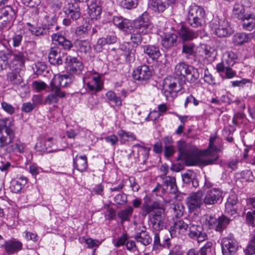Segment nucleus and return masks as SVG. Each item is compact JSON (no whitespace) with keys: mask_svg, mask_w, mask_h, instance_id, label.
<instances>
[{"mask_svg":"<svg viewBox=\"0 0 255 255\" xmlns=\"http://www.w3.org/2000/svg\"><path fill=\"white\" fill-rule=\"evenodd\" d=\"M216 139V136L211 137L208 148L199 153L193 149H187L184 142H179L178 144L179 154L177 160L183 161L188 166L213 164L218 159L217 152L220 151L214 145Z\"/></svg>","mask_w":255,"mask_h":255,"instance_id":"1","label":"nucleus"},{"mask_svg":"<svg viewBox=\"0 0 255 255\" xmlns=\"http://www.w3.org/2000/svg\"><path fill=\"white\" fill-rule=\"evenodd\" d=\"M15 138L14 128L7 119L0 120V149L12 142Z\"/></svg>","mask_w":255,"mask_h":255,"instance_id":"2","label":"nucleus"},{"mask_svg":"<svg viewBox=\"0 0 255 255\" xmlns=\"http://www.w3.org/2000/svg\"><path fill=\"white\" fill-rule=\"evenodd\" d=\"M210 26L214 33L219 37H225L234 33L230 23L226 18L215 17L211 22Z\"/></svg>","mask_w":255,"mask_h":255,"instance_id":"3","label":"nucleus"},{"mask_svg":"<svg viewBox=\"0 0 255 255\" xmlns=\"http://www.w3.org/2000/svg\"><path fill=\"white\" fill-rule=\"evenodd\" d=\"M188 21L193 27H202L205 23V11L204 8L195 4L191 5L188 11Z\"/></svg>","mask_w":255,"mask_h":255,"instance_id":"4","label":"nucleus"},{"mask_svg":"<svg viewBox=\"0 0 255 255\" xmlns=\"http://www.w3.org/2000/svg\"><path fill=\"white\" fill-rule=\"evenodd\" d=\"M175 73L178 76H182L190 83L195 82L199 78L198 69L184 62L179 63L176 65Z\"/></svg>","mask_w":255,"mask_h":255,"instance_id":"5","label":"nucleus"},{"mask_svg":"<svg viewBox=\"0 0 255 255\" xmlns=\"http://www.w3.org/2000/svg\"><path fill=\"white\" fill-rule=\"evenodd\" d=\"M133 24V28L143 35L151 33L154 28V25L149 20V15L147 12H144L134 20Z\"/></svg>","mask_w":255,"mask_h":255,"instance_id":"6","label":"nucleus"},{"mask_svg":"<svg viewBox=\"0 0 255 255\" xmlns=\"http://www.w3.org/2000/svg\"><path fill=\"white\" fill-rule=\"evenodd\" d=\"M164 175L161 176L162 183L161 184H158L157 186L153 190V192L161 190L163 194L166 193L176 194L178 192V189L175 177L171 176H166L167 169L165 168H164Z\"/></svg>","mask_w":255,"mask_h":255,"instance_id":"7","label":"nucleus"},{"mask_svg":"<svg viewBox=\"0 0 255 255\" xmlns=\"http://www.w3.org/2000/svg\"><path fill=\"white\" fill-rule=\"evenodd\" d=\"M182 89V84L178 78L171 77L166 78L163 83L162 92L168 99L173 93H177Z\"/></svg>","mask_w":255,"mask_h":255,"instance_id":"8","label":"nucleus"},{"mask_svg":"<svg viewBox=\"0 0 255 255\" xmlns=\"http://www.w3.org/2000/svg\"><path fill=\"white\" fill-rule=\"evenodd\" d=\"M51 18L52 20L51 24H45L42 25V27L39 26L36 28L32 26L29 29L31 33L36 36H39L45 34H49L51 32L58 30L60 27L56 24L57 18L56 16L53 15Z\"/></svg>","mask_w":255,"mask_h":255,"instance_id":"9","label":"nucleus"},{"mask_svg":"<svg viewBox=\"0 0 255 255\" xmlns=\"http://www.w3.org/2000/svg\"><path fill=\"white\" fill-rule=\"evenodd\" d=\"M83 82L86 89L92 93H96L100 91L103 86L102 78L99 76L91 75L83 78Z\"/></svg>","mask_w":255,"mask_h":255,"instance_id":"10","label":"nucleus"},{"mask_svg":"<svg viewBox=\"0 0 255 255\" xmlns=\"http://www.w3.org/2000/svg\"><path fill=\"white\" fill-rule=\"evenodd\" d=\"M222 253L224 255H233L238 249V244L233 235L223 238L221 241Z\"/></svg>","mask_w":255,"mask_h":255,"instance_id":"11","label":"nucleus"},{"mask_svg":"<svg viewBox=\"0 0 255 255\" xmlns=\"http://www.w3.org/2000/svg\"><path fill=\"white\" fill-rule=\"evenodd\" d=\"M135 229V234L134 239L137 242L140 243L144 246H148L152 242V238L149 236V233L146 231V228L143 225L137 226Z\"/></svg>","mask_w":255,"mask_h":255,"instance_id":"12","label":"nucleus"},{"mask_svg":"<svg viewBox=\"0 0 255 255\" xmlns=\"http://www.w3.org/2000/svg\"><path fill=\"white\" fill-rule=\"evenodd\" d=\"M189 236L198 243L202 242L207 239V235L204 232L203 227L200 225L192 224L189 227Z\"/></svg>","mask_w":255,"mask_h":255,"instance_id":"13","label":"nucleus"},{"mask_svg":"<svg viewBox=\"0 0 255 255\" xmlns=\"http://www.w3.org/2000/svg\"><path fill=\"white\" fill-rule=\"evenodd\" d=\"M230 219L224 215L216 219L212 216H210L208 219V224L211 228H215L216 231L221 232L226 229L230 223Z\"/></svg>","mask_w":255,"mask_h":255,"instance_id":"14","label":"nucleus"},{"mask_svg":"<svg viewBox=\"0 0 255 255\" xmlns=\"http://www.w3.org/2000/svg\"><path fill=\"white\" fill-rule=\"evenodd\" d=\"M151 71L148 66L142 65L138 66L132 73L133 78L139 81L146 82L151 77Z\"/></svg>","mask_w":255,"mask_h":255,"instance_id":"15","label":"nucleus"},{"mask_svg":"<svg viewBox=\"0 0 255 255\" xmlns=\"http://www.w3.org/2000/svg\"><path fill=\"white\" fill-rule=\"evenodd\" d=\"M72 78L70 74L55 75L50 82V86L61 90V88L67 87L72 83Z\"/></svg>","mask_w":255,"mask_h":255,"instance_id":"16","label":"nucleus"},{"mask_svg":"<svg viewBox=\"0 0 255 255\" xmlns=\"http://www.w3.org/2000/svg\"><path fill=\"white\" fill-rule=\"evenodd\" d=\"M160 37L161 44L166 49H169L177 45L178 36L173 32H163L160 35Z\"/></svg>","mask_w":255,"mask_h":255,"instance_id":"17","label":"nucleus"},{"mask_svg":"<svg viewBox=\"0 0 255 255\" xmlns=\"http://www.w3.org/2000/svg\"><path fill=\"white\" fill-rule=\"evenodd\" d=\"M66 63L70 72L73 74H80L84 69L83 63L76 57L67 56L66 58Z\"/></svg>","mask_w":255,"mask_h":255,"instance_id":"18","label":"nucleus"},{"mask_svg":"<svg viewBox=\"0 0 255 255\" xmlns=\"http://www.w3.org/2000/svg\"><path fill=\"white\" fill-rule=\"evenodd\" d=\"M222 197V192L217 188L208 190L203 199V203L206 205H214Z\"/></svg>","mask_w":255,"mask_h":255,"instance_id":"19","label":"nucleus"},{"mask_svg":"<svg viewBox=\"0 0 255 255\" xmlns=\"http://www.w3.org/2000/svg\"><path fill=\"white\" fill-rule=\"evenodd\" d=\"M203 194L201 191L192 193L187 198V205L190 211L199 208L203 203Z\"/></svg>","mask_w":255,"mask_h":255,"instance_id":"20","label":"nucleus"},{"mask_svg":"<svg viewBox=\"0 0 255 255\" xmlns=\"http://www.w3.org/2000/svg\"><path fill=\"white\" fill-rule=\"evenodd\" d=\"M113 22L116 26L125 33L126 32H131L133 30V27L130 21L122 16H114L113 18Z\"/></svg>","mask_w":255,"mask_h":255,"instance_id":"21","label":"nucleus"},{"mask_svg":"<svg viewBox=\"0 0 255 255\" xmlns=\"http://www.w3.org/2000/svg\"><path fill=\"white\" fill-rule=\"evenodd\" d=\"M4 248L8 255H12L20 251L22 248V243L15 239L4 241V245H1Z\"/></svg>","mask_w":255,"mask_h":255,"instance_id":"22","label":"nucleus"},{"mask_svg":"<svg viewBox=\"0 0 255 255\" xmlns=\"http://www.w3.org/2000/svg\"><path fill=\"white\" fill-rule=\"evenodd\" d=\"M65 13L73 20H76L81 16L79 4L77 2L69 3L65 7Z\"/></svg>","mask_w":255,"mask_h":255,"instance_id":"23","label":"nucleus"},{"mask_svg":"<svg viewBox=\"0 0 255 255\" xmlns=\"http://www.w3.org/2000/svg\"><path fill=\"white\" fill-rule=\"evenodd\" d=\"M63 54L60 52V49L57 46L52 47L48 54V59L50 64L53 65H60L63 63Z\"/></svg>","mask_w":255,"mask_h":255,"instance_id":"24","label":"nucleus"},{"mask_svg":"<svg viewBox=\"0 0 255 255\" xmlns=\"http://www.w3.org/2000/svg\"><path fill=\"white\" fill-rule=\"evenodd\" d=\"M178 34L182 42H185L196 38L199 35V31H194L192 29L182 25L178 31Z\"/></svg>","mask_w":255,"mask_h":255,"instance_id":"25","label":"nucleus"},{"mask_svg":"<svg viewBox=\"0 0 255 255\" xmlns=\"http://www.w3.org/2000/svg\"><path fill=\"white\" fill-rule=\"evenodd\" d=\"M51 93L49 94L45 98V102L51 105L58 103L59 98H64L65 92L61 89H58L53 86H50Z\"/></svg>","mask_w":255,"mask_h":255,"instance_id":"26","label":"nucleus"},{"mask_svg":"<svg viewBox=\"0 0 255 255\" xmlns=\"http://www.w3.org/2000/svg\"><path fill=\"white\" fill-rule=\"evenodd\" d=\"M117 41V37L114 34H109L106 37H102L98 40L96 44L94 46V49L100 52L102 51L104 46L115 43Z\"/></svg>","mask_w":255,"mask_h":255,"instance_id":"27","label":"nucleus"},{"mask_svg":"<svg viewBox=\"0 0 255 255\" xmlns=\"http://www.w3.org/2000/svg\"><path fill=\"white\" fill-rule=\"evenodd\" d=\"M236 57L237 56L234 53L232 52H228L225 60L216 65L217 71L221 72L224 70L226 66H233L236 63Z\"/></svg>","mask_w":255,"mask_h":255,"instance_id":"28","label":"nucleus"},{"mask_svg":"<svg viewBox=\"0 0 255 255\" xmlns=\"http://www.w3.org/2000/svg\"><path fill=\"white\" fill-rule=\"evenodd\" d=\"M143 52L152 60H157L161 55L158 47L153 45H145L142 46Z\"/></svg>","mask_w":255,"mask_h":255,"instance_id":"29","label":"nucleus"},{"mask_svg":"<svg viewBox=\"0 0 255 255\" xmlns=\"http://www.w3.org/2000/svg\"><path fill=\"white\" fill-rule=\"evenodd\" d=\"M251 40V34L244 32H238L235 34L232 38L233 43L237 46L241 45L250 42Z\"/></svg>","mask_w":255,"mask_h":255,"instance_id":"30","label":"nucleus"},{"mask_svg":"<svg viewBox=\"0 0 255 255\" xmlns=\"http://www.w3.org/2000/svg\"><path fill=\"white\" fill-rule=\"evenodd\" d=\"M73 164L78 171L81 172L85 171L88 167L87 158L85 155H77L73 158Z\"/></svg>","mask_w":255,"mask_h":255,"instance_id":"31","label":"nucleus"},{"mask_svg":"<svg viewBox=\"0 0 255 255\" xmlns=\"http://www.w3.org/2000/svg\"><path fill=\"white\" fill-rule=\"evenodd\" d=\"M51 38L52 41L58 42L59 44L62 46L64 49L70 50L73 46L71 41L66 39L61 34L53 33L51 36Z\"/></svg>","mask_w":255,"mask_h":255,"instance_id":"32","label":"nucleus"},{"mask_svg":"<svg viewBox=\"0 0 255 255\" xmlns=\"http://www.w3.org/2000/svg\"><path fill=\"white\" fill-rule=\"evenodd\" d=\"M188 224L182 220H179L174 223L170 228V233L171 235L176 236V234L183 233L188 228Z\"/></svg>","mask_w":255,"mask_h":255,"instance_id":"33","label":"nucleus"},{"mask_svg":"<svg viewBox=\"0 0 255 255\" xmlns=\"http://www.w3.org/2000/svg\"><path fill=\"white\" fill-rule=\"evenodd\" d=\"M241 20L242 21V27L244 29L252 31L255 28V16L252 14H247Z\"/></svg>","mask_w":255,"mask_h":255,"instance_id":"34","label":"nucleus"},{"mask_svg":"<svg viewBox=\"0 0 255 255\" xmlns=\"http://www.w3.org/2000/svg\"><path fill=\"white\" fill-rule=\"evenodd\" d=\"M13 56V64L16 66L15 68L22 70L24 68L26 60L25 54L22 52H16L12 54Z\"/></svg>","mask_w":255,"mask_h":255,"instance_id":"35","label":"nucleus"},{"mask_svg":"<svg viewBox=\"0 0 255 255\" xmlns=\"http://www.w3.org/2000/svg\"><path fill=\"white\" fill-rule=\"evenodd\" d=\"M21 70L17 68H14V71H12L7 74V79L14 85H19L23 82V79L19 74Z\"/></svg>","mask_w":255,"mask_h":255,"instance_id":"36","label":"nucleus"},{"mask_svg":"<svg viewBox=\"0 0 255 255\" xmlns=\"http://www.w3.org/2000/svg\"><path fill=\"white\" fill-rule=\"evenodd\" d=\"M26 182L27 179L24 176L20 177L16 180L12 181L10 186L11 191L15 193H19Z\"/></svg>","mask_w":255,"mask_h":255,"instance_id":"37","label":"nucleus"},{"mask_svg":"<svg viewBox=\"0 0 255 255\" xmlns=\"http://www.w3.org/2000/svg\"><path fill=\"white\" fill-rule=\"evenodd\" d=\"M148 7L158 12H163L166 8V4L162 0H149Z\"/></svg>","mask_w":255,"mask_h":255,"instance_id":"38","label":"nucleus"},{"mask_svg":"<svg viewBox=\"0 0 255 255\" xmlns=\"http://www.w3.org/2000/svg\"><path fill=\"white\" fill-rule=\"evenodd\" d=\"M195 44L192 43H184L182 48V53L187 59H192L195 57Z\"/></svg>","mask_w":255,"mask_h":255,"instance_id":"39","label":"nucleus"},{"mask_svg":"<svg viewBox=\"0 0 255 255\" xmlns=\"http://www.w3.org/2000/svg\"><path fill=\"white\" fill-rule=\"evenodd\" d=\"M137 148V158L139 161L145 163L148 157L149 150L147 148L140 145L135 144L132 146V148Z\"/></svg>","mask_w":255,"mask_h":255,"instance_id":"40","label":"nucleus"},{"mask_svg":"<svg viewBox=\"0 0 255 255\" xmlns=\"http://www.w3.org/2000/svg\"><path fill=\"white\" fill-rule=\"evenodd\" d=\"M76 50L81 53H87L90 50V45L87 40H77L74 44Z\"/></svg>","mask_w":255,"mask_h":255,"instance_id":"41","label":"nucleus"},{"mask_svg":"<svg viewBox=\"0 0 255 255\" xmlns=\"http://www.w3.org/2000/svg\"><path fill=\"white\" fill-rule=\"evenodd\" d=\"M233 13L234 17L239 20H241L247 15L245 13L244 6L239 3H236L234 4L233 8Z\"/></svg>","mask_w":255,"mask_h":255,"instance_id":"42","label":"nucleus"},{"mask_svg":"<svg viewBox=\"0 0 255 255\" xmlns=\"http://www.w3.org/2000/svg\"><path fill=\"white\" fill-rule=\"evenodd\" d=\"M122 143L124 144L126 141H133L136 139L135 135L131 132H127L123 130H120L118 132Z\"/></svg>","mask_w":255,"mask_h":255,"instance_id":"43","label":"nucleus"},{"mask_svg":"<svg viewBox=\"0 0 255 255\" xmlns=\"http://www.w3.org/2000/svg\"><path fill=\"white\" fill-rule=\"evenodd\" d=\"M102 9L97 3H92L88 6V13L92 19H97L101 13Z\"/></svg>","mask_w":255,"mask_h":255,"instance_id":"44","label":"nucleus"},{"mask_svg":"<svg viewBox=\"0 0 255 255\" xmlns=\"http://www.w3.org/2000/svg\"><path fill=\"white\" fill-rule=\"evenodd\" d=\"M161 206L162 205L158 202H154L151 205L145 204L142 207V215L145 216L150 213H153Z\"/></svg>","mask_w":255,"mask_h":255,"instance_id":"45","label":"nucleus"},{"mask_svg":"<svg viewBox=\"0 0 255 255\" xmlns=\"http://www.w3.org/2000/svg\"><path fill=\"white\" fill-rule=\"evenodd\" d=\"M133 213V209L131 206L128 207L126 209L121 211L118 213V216L121 220V223L125 221H129V217Z\"/></svg>","mask_w":255,"mask_h":255,"instance_id":"46","label":"nucleus"},{"mask_svg":"<svg viewBox=\"0 0 255 255\" xmlns=\"http://www.w3.org/2000/svg\"><path fill=\"white\" fill-rule=\"evenodd\" d=\"M24 144L19 140H16L15 142L8 146L6 150L8 152H18L19 153H23L24 151Z\"/></svg>","mask_w":255,"mask_h":255,"instance_id":"47","label":"nucleus"},{"mask_svg":"<svg viewBox=\"0 0 255 255\" xmlns=\"http://www.w3.org/2000/svg\"><path fill=\"white\" fill-rule=\"evenodd\" d=\"M106 96L109 102L113 103L114 106H122V102L121 98L117 96L114 92L109 91L106 93Z\"/></svg>","mask_w":255,"mask_h":255,"instance_id":"48","label":"nucleus"},{"mask_svg":"<svg viewBox=\"0 0 255 255\" xmlns=\"http://www.w3.org/2000/svg\"><path fill=\"white\" fill-rule=\"evenodd\" d=\"M171 209L173 211L175 216L177 218H180L183 215L184 212V207L183 204L178 202L172 205Z\"/></svg>","mask_w":255,"mask_h":255,"instance_id":"49","label":"nucleus"},{"mask_svg":"<svg viewBox=\"0 0 255 255\" xmlns=\"http://www.w3.org/2000/svg\"><path fill=\"white\" fill-rule=\"evenodd\" d=\"M151 217V221L154 222L158 220H164L165 211L164 208L161 206L159 209L151 213L150 215Z\"/></svg>","mask_w":255,"mask_h":255,"instance_id":"50","label":"nucleus"},{"mask_svg":"<svg viewBox=\"0 0 255 255\" xmlns=\"http://www.w3.org/2000/svg\"><path fill=\"white\" fill-rule=\"evenodd\" d=\"M131 32H126V34H130V40L132 43L137 45L139 44L142 40L141 36V33L136 31V30L133 28V30Z\"/></svg>","mask_w":255,"mask_h":255,"instance_id":"51","label":"nucleus"},{"mask_svg":"<svg viewBox=\"0 0 255 255\" xmlns=\"http://www.w3.org/2000/svg\"><path fill=\"white\" fill-rule=\"evenodd\" d=\"M120 5L124 8L130 9L137 5V0H119Z\"/></svg>","mask_w":255,"mask_h":255,"instance_id":"52","label":"nucleus"},{"mask_svg":"<svg viewBox=\"0 0 255 255\" xmlns=\"http://www.w3.org/2000/svg\"><path fill=\"white\" fill-rule=\"evenodd\" d=\"M35 149L39 151H44L48 150L46 144V137L40 138L35 145Z\"/></svg>","mask_w":255,"mask_h":255,"instance_id":"53","label":"nucleus"},{"mask_svg":"<svg viewBox=\"0 0 255 255\" xmlns=\"http://www.w3.org/2000/svg\"><path fill=\"white\" fill-rule=\"evenodd\" d=\"M221 76L225 75L226 79H231L236 75V72L231 68V67L226 66L224 70L221 72H218Z\"/></svg>","mask_w":255,"mask_h":255,"instance_id":"54","label":"nucleus"},{"mask_svg":"<svg viewBox=\"0 0 255 255\" xmlns=\"http://www.w3.org/2000/svg\"><path fill=\"white\" fill-rule=\"evenodd\" d=\"M212 243L211 242H207L202 248H201L198 252V255H210L211 253V248L212 247Z\"/></svg>","mask_w":255,"mask_h":255,"instance_id":"55","label":"nucleus"},{"mask_svg":"<svg viewBox=\"0 0 255 255\" xmlns=\"http://www.w3.org/2000/svg\"><path fill=\"white\" fill-rule=\"evenodd\" d=\"M90 29L91 26L88 24L86 25H81L77 28L76 32L77 35L79 36H85L88 33Z\"/></svg>","mask_w":255,"mask_h":255,"instance_id":"56","label":"nucleus"},{"mask_svg":"<svg viewBox=\"0 0 255 255\" xmlns=\"http://www.w3.org/2000/svg\"><path fill=\"white\" fill-rule=\"evenodd\" d=\"M194 176H195L194 173L190 170H188L182 174V180L186 184H189Z\"/></svg>","mask_w":255,"mask_h":255,"instance_id":"57","label":"nucleus"},{"mask_svg":"<svg viewBox=\"0 0 255 255\" xmlns=\"http://www.w3.org/2000/svg\"><path fill=\"white\" fill-rule=\"evenodd\" d=\"M14 11L10 6H6L4 7H1L0 9V16L1 17V16L5 17H7V16H11L12 17Z\"/></svg>","mask_w":255,"mask_h":255,"instance_id":"58","label":"nucleus"},{"mask_svg":"<svg viewBox=\"0 0 255 255\" xmlns=\"http://www.w3.org/2000/svg\"><path fill=\"white\" fill-rule=\"evenodd\" d=\"M245 115L242 113L235 114L232 119L233 123L235 125H239L242 123L243 120L245 118Z\"/></svg>","mask_w":255,"mask_h":255,"instance_id":"59","label":"nucleus"},{"mask_svg":"<svg viewBox=\"0 0 255 255\" xmlns=\"http://www.w3.org/2000/svg\"><path fill=\"white\" fill-rule=\"evenodd\" d=\"M2 109L9 115H12L15 113V108L10 104L2 102L1 103Z\"/></svg>","mask_w":255,"mask_h":255,"instance_id":"60","label":"nucleus"},{"mask_svg":"<svg viewBox=\"0 0 255 255\" xmlns=\"http://www.w3.org/2000/svg\"><path fill=\"white\" fill-rule=\"evenodd\" d=\"M164 220H157L151 222L152 228L157 231L162 230L165 227Z\"/></svg>","mask_w":255,"mask_h":255,"instance_id":"61","label":"nucleus"},{"mask_svg":"<svg viewBox=\"0 0 255 255\" xmlns=\"http://www.w3.org/2000/svg\"><path fill=\"white\" fill-rule=\"evenodd\" d=\"M175 152V148L173 145L164 146V156L169 158L172 156Z\"/></svg>","mask_w":255,"mask_h":255,"instance_id":"62","label":"nucleus"},{"mask_svg":"<svg viewBox=\"0 0 255 255\" xmlns=\"http://www.w3.org/2000/svg\"><path fill=\"white\" fill-rule=\"evenodd\" d=\"M204 80L209 84L211 85L214 84V78L210 73L207 68L205 69L204 70Z\"/></svg>","mask_w":255,"mask_h":255,"instance_id":"63","label":"nucleus"},{"mask_svg":"<svg viewBox=\"0 0 255 255\" xmlns=\"http://www.w3.org/2000/svg\"><path fill=\"white\" fill-rule=\"evenodd\" d=\"M225 212L228 214L233 216L237 213V206L225 204Z\"/></svg>","mask_w":255,"mask_h":255,"instance_id":"64","label":"nucleus"}]
</instances>
